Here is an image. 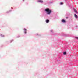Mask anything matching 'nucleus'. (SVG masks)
<instances>
[{
	"label": "nucleus",
	"mask_w": 78,
	"mask_h": 78,
	"mask_svg": "<svg viewBox=\"0 0 78 78\" xmlns=\"http://www.w3.org/2000/svg\"><path fill=\"white\" fill-rule=\"evenodd\" d=\"M74 11L76 12V13H78V12H77V10H74Z\"/></svg>",
	"instance_id": "0eeeda50"
},
{
	"label": "nucleus",
	"mask_w": 78,
	"mask_h": 78,
	"mask_svg": "<svg viewBox=\"0 0 78 78\" xmlns=\"http://www.w3.org/2000/svg\"><path fill=\"white\" fill-rule=\"evenodd\" d=\"M38 2H40V3H43V1L41 0H39L38 1Z\"/></svg>",
	"instance_id": "f03ea898"
},
{
	"label": "nucleus",
	"mask_w": 78,
	"mask_h": 78,
	"mask_svg": "<svg viewBox=\"0 0 78 78\" xmlns=\"http://www.w3.org/2000/svg\"><path fill=\"white\" fill-rule=\"evenodd\" d=\"M46 23H48V22H49V20H46Z\"/></svg>",
	"instance_id": "39448f33"
},
{
	"label": "nucleus",
	"mask_w": 78,
	"mask_h": 78,
	"mask_svg": "<svg viewBox=\"0 0 78 78\" xmlns=\"http://www.w3.org/2000/svg\"><path fill=\"white\" fill-rule=\"evenodd\" d=\"M45 11L48 12L47 13V14H50L51 12V11L50 10L49 8H47L45 9Z\"/></svg>",
	"instance_id": "f257e3e1"
},
{
	"label": "nucleus",
	"mask_w": 78,
	"mask_h": 78,
	"mask_svg": "<svg viewBox=\"0 0 78 78\" xmlns=\"http://www.w3.org/2000/svg\"><path fill=\"white\" fill-rule=\"evenodd\" d=\"M62 22H66V21L64 20H62Z\"/></svg>",
	"instance_id": "20e7f679"
},
{
	"label": "nucleus",
	"mask_w": 78,
	"mask_h": 78,
	"mask_svg": "<svg viewBox=\"0 0 78 78\" xmlns=\"http://www.w3.org/2000/svg\"><path fill=\"white\" fill-rule=\"evenodd\" d=\"M63 53V55H66V52H64Z\"/></svg>",
	"instance_id": "6e6552de"
},
{
	"label": "nucleus",
	"mask_w": 78,
	"mask_h": 78,
	"mask_svg": "<svg viewBox=\"0 0 78 78\" xmlns=\"http://www.w3.org/2000/svg\"><path fill=\"white\" fill-rule=\"evenodd\" d=\"M75 17L76 18H77L78 17V16L76 15V14H75Z\"/></svg>",
	"instance_id": "423d86ee"
},
{
	"label": "nucleus",
	"mask_w": 78,
	"mask_h": 78,
	"mask_svg": "<svg viewBox=\"0 0 78 78\" xmlns=\"http://www.w3.org/2000/svg\"><path fill=\"white\" fill-rule=\"evenodd\" d=\"M24 30H25V32L24 33H25V34H26L27 33V29H26L24 28Z\"/></svg>",
	"instance_id": "7ed1b4c3"
},
{
	"label": "nucleus",
	"mask_w": 78,
	"mask_h": 78,
	"mask_svg": "<svg viewBox=\"0 0 78 78\" xmlns=\"http://www.w3.org/2000/svg\"><path fill=\"white\" fill-rule=\"evenodd\" d=\"M76 38L77 39H78V37H76Z\"/></svg>",
	"instance_id": "9b49d317"
},
{
	"label": "nucleus",
	"mask_w": 78,
	"mask_h": 78,
	"mask_svg": "<svg viewBox=\"0 0 78 78\" xmlns=\"http://www.w3.org/2000/svg\"><path fill=\"white\" fill-rule=\"evenodd\" d=\"M66 19H68V17H66Z\"/></svg>",
	"instance_id": "9d476101"
},
{
	"label": "nucleus",
	"mask_w": 78,
	"mask_h": 78,
	"mask_svg": "<svg viewBox=\"0 0 78 78\" xmlns=\"http://www.w3.org/2000/svg\"><path fill=\"white\" fill-rule=\"evenodd\" d=\"M60 4H61V5H62L63 4V3L62 2H61V3H60Z\"/></svg>",
	"instance_id": "1a4fd4ad"
}]
</instances>
